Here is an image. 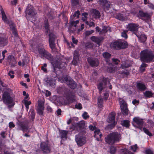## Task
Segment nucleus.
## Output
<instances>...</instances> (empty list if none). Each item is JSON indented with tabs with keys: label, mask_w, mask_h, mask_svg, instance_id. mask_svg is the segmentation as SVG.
Masks as SVG:
<instances>
[{
	"label": "nucleus",
	"mask_w": 154,
	"mask_h": 154,
	"mask_svg": "<svg viewBox=\"0 0 154 154\" xmlns=\"http://www.w3.org/2000/svg\"><path fill=\"white\" fill-rule=\"evenodd\" d=\"M103 39V38L102 37H97L95 42L97 43V44H99Z\"/></svg>",
	"instance_id": "47"
},
{
	"label": "nucleus",
	"mask_w": 154,
	"mask_h": 154,
	"mask_svg": "<svg viewBox=\"0 0 154 154\" xmlns=\"http://www.w3.org/2000/svg\"><path fill=\"white\" fill-rule=\"evenodd\" d=\"M115 116L116 114L113 112H112L109 114L108 116V122L110 123L108 126L111 129L113 128L117 123V122L115 121Z\"/></svg>",
	"instance_id": "11"
},
{
	"label": "nucleus",
	"mask_w": 154,
	"mask_h": 154,
	"mask_svg": "<svg viewBox=\"0 0 154 154\" xmlns=\"http://www.w3.org/2000/svg\"><path fill=\"white\" fill-rule=\"evenodd\" d=\"M43 28L45 29V33L47 34L49 32L50 30V25L48 19H45L43 22Z\"/></svg>",
	"instance_id": "25"
},
{
	"label": "nucleus",
	"mask_w": 154,
	"mask_h": 154,
	"mask_svg": "<svg viewBox=\"0 0 154 154\" xmlns=\"http://www.w3.org/2000/svg\"><path fill=\"white\" fill-rule=\"evenodd\" d=\"M25 12L26 14L25 17L28 21H31V18L34 21L37 20V18L36 17L37 13L32 6L29 4L27 6Z\"/></svg>",
	"instance_id": "2"
},
{
	"label": "nucleus",
	"mask_w": 154,
	"mask_h": 154,
	"mask_svg": "<svg viewBox=\"0 0 154 154\" xmlns=\"http://www.w3.org/2000/svg\"><path fill=\"white\" fill-rule=\"evenodd\" d=\"M121 124L122 126L128 128L130 126V121L127 120H123L121 121Z\"/></svg>",
	"instance_id": "31"
},
{
	"label": "nucleus",
	"mask_w": 154,
	"mask_h": 154,
	"mask_svg": "<svg viewBox=\"0 0 154 154\" xmlns=\"http://www.w3.org/2000/svg\"><path fill=\"white\" fill-rule=\"evenodd\" d=\"M80 14L79 11L78 10L74 12L73 16V17H76L77 18H78L79 17Z\"/></svg>",
	"instance_id": "60"
},
{
	"label": "nucleus",
	"mask_w": 154,
	"mask_h": 154,
	"mask_svg": "<svg viewBox=\"0 0 154 154\" xmlns=\"http://www.w3.org/2000/svg\"><path fill=\"white\" fill-rule=\"evenodd\" d=\"M75 140L77 145L79 146H82L86 143V137L80 133L75 136Z\"/></svg>",
	"instance_id": "13"
},
{
	"label": "nucleus",
	"mask_w": 154,
	"mask_h": 154,
	"mask_svg": "<svg viewBox=\"0 0 154 154\" xmlns=\"http://www.w3.org/2000/svg\"><path fill=\"white\" fill-rule=\"evenodd\" d=\"M133 122L135 123L137 126L134 125L132 123L134 127L137 128L142 131L144 123L143 119L138 117H135L133 119Z\"/></svg>",
	"instance_id": "14"
},
{
	"label": "nucleus",
	"mask_w": 154,
	"mask_h": 154,
	"mask_svg": "<svg viewBox=\"0 0 154 154\" xmlns=\"http://www.w3.org/2000/svg\"><path fill=\"white\" fill-rule=\"evenodd\" d=\"M100 132V131L99 129L95 130L94 131V137L96 138V140L97 141L100 140V138L98 137L97 136L99 135Z\"/></svg>",
	"instance_id": "39"
},
{
	"label": "nucleus",
	"mask_w": 154,
	"mask_h": 154,
	"mask_svg": "<svg viewBox=\"0 0 154 154\" xmlns=\"http://www.w3.org/2000/svg\"><path fill=\"white\" fill-rule=\"evenodd\" d=\"M121 135L117 132H112L110 133L105 137L106 143L110 145H113L119 142L121 139Z\"/></svg>",
	"instance_id": "1"
},
{
	"label": "nucleus",
	"mask_w": 154,
	"mask_h": 154,
	"mask_svg": "<svg viewBox=\"0 0 154 154\" xmlns=\"http://www.w3.org/2000/svg\"><path fill=\"white\" fill-rule=\"evenodd\" d=\"M57 91L60 94H63L66 99L69 102L72 103L74 101V94L69 89L64 87H61L59 88Z\"/></svg>",
	"instance_id": "3"
},
{
	"label": "nucleus",
	"mask_w": 154,
	"mask_h": 154,
	"mask_svg": "<svg viewBox=\"0 0 154 154\" xmlns=\"http://www.w3.org/2000/svg\"><path fill=\"white\" fill-rule=\"evenodd\" d=\"M68 131L62 130H61L59 131L60 134L61 138L63 139V138H65L66 139L67 138V136L69 132Z\"/></svg>",
	"instance_id": "29"
},
{
	"label": "nucleus",
	"mask_w": 154,
	"mask_h": 154,
	"mask_svg": "<svg viewBox=\"0 0 154 154\" xmlns=\"http://www.w3.org/2000/svg\"><path fill=\"white\" fill-rule=\"evenodd\" d=\"M147 37L145 35H142L139 39L140 41L141 42H144L146 40Z\"/></svg>",
	"instance_id": "46"
},
{
	"label": "nucleus",
	"mask_w": 154,
	"mask_h": 154,
	"mask_svg": "<svg viewBox=\"0 0 154 154\" xmlns=\"http://www.w3.org/2000/svg\"><path fill=\"white\" fill-rule=\"evenodd\" d=\"M109 78L103 77L101 80V82L97 84V86L98 89L99 90V92L100 93L106 87L107 85V83L109 81Z\"/></svg>",
	"instance_id": "12"
},
{
	"label": "nucleus",
	"mask_w": 154,
	"mask_h": 154,
	"mask_svg": "<svg viewBox=\"0 0 154 154\" xmlns=\"http://www.w3.org/2000/svg\"><path fill=\"white\" fill-rule=\"evenodd\" d=\"M75 109L79 110H81L82 108V105L80 103H79L78 104H75Z\"/></svg>",
	"instance_id": "55"
},
{
	"label": "nucleus",
	"mask_w": 154,
	"mask_h": 154,
	"mask_svg": "<svg viewBox=\"0 0 154 154\" xmlns=\"http://www.w3.org/2000/svg\"><path fill=\"white\" fill-rule=\"evenodd\" d=\"M14 71L12 70L10 71L8 73V75L10 76V77L12 79L14 77Z\"/></svg>",
	"instance_id": "62"
},
{
	"label": "nucleus",
	"mask_w": 154,
	"mask_h": 154,
	"mask_svg": "<svg viewBox=\"0 0 154 154\" xmlns=\"http://www.w3.org/2000/svg\"><path fill=\"white\" fill-rule=\"evenodd\" d=\"M116 18L122 21L124 20L125 19V17L124 15L120 13H118L116 15Z\"/></svg>",
	"instance_id": "37"
},
{
	"label": "nucleus",
	"mask_w": 154,
	"mask_h": 154,
	"mask_svg": "<svg viewBox=\"0 0 154 154\" xmlns=\"http://www.w3.org/2000/svg\"><path fill=\"white\" fill-rule=\"evenodd\" d=\"M71 3L73 7H77L80 5V0H71Z\"/></svg>",
	"instance_id": "32"
},
{
	"label": "nucleus",
	"mask_w": 154,
	"mask_h": 154,
	"mask_svg": "<svg viewBox=\"0 0 154 154\" xmlns=\"http://www.w3.org/2000/svg\"><path fill=\"white\" fill-rule=\"evenodd\" d=\"M44 109L37 108V111L38 113L40 116L42 115L43 114V110Z\"/></svg>",
	"instance_id": "59"
},
{
	"label": "nucleus",
	"mask_w": 154,
	"mask_h": 154,
	"mask_svg": "<svg viewBox=\"0 0 154 154\" xmlns=\"http://www.w3.org/2000/svg\"><path fill=\"white\" fill-rule=\"evenodd\" d=\"M103 99L102 98H99L98 99L97 104L98 106L100 107L103 106Z\"/></svg>",
	"instance_id": "43"
},
{
	"label": "nucleus",
	"mask_w": 154,
	"mask_h": 154,
	"mask_svg": "<svg viewBox=\"0 0 154 154\" xmlns=\"http://www.w3.org/2000/svg\"><path fill=\"white\" fill-rule=\"evenodd\" d=\"M8 43V38L6 37L4 33H0V47H4Z\"/></svg>",
	"instance_id": "18"
},
{
	"label": "nucleus",
	"mask_w": 154,
	"mask_h": 154,
	"mask_svg": "<svg viewBox=\"0 0 154 154\" xmlns=\"http://www.w3.org/2000/svg\"><path fill=\"white\" fill-rule=\"evenodd\" d=\"M119 73L123 76L127 77L130 74L129 71L128 70L124 69L119 71Z\"/></svg>",
	"instance_id": "33"
},
{
	"label": "nucleus",
	"mask_w": 154,
	"mask_h": 154,
	"mask_svg": "<svg viewBox=\"0 0 154 154\" xmlns=\"http://www.w3.org/2000/svg\"><path fill=\"white\" fill-rule=\"evenodd\" d=\"M93 47V45L90 42H88L85 44V48L86 49L92 48Z\"/></svg>",
	"instance_id": "45"
},
{
	"label": "nucleus",
	"mask_w": 154,
	"mask_h": 154,
	"mask_svg": "<svg viewBox=\"0 0 154 154\" xmlns=\"http://www.w3.org/2000/svg\"><path fill=\"white\" fill-rule=\"evenodd\" d=\"M111 56V55L108 52H104L103 54V56L106 59H109Z\"/></svg>",
	"instance_id": "38"
},
{
	"label": "nucleus",
	"mask_w": 154,
	"mask_h": 154,
	"mask_svg": "<svg viewBox=\"0 0 154 154\" xmlns=\"http://www.w3.org/2000/svg\"><path fill=\"white\" fill-rule=\"evenodd\" d=\"M82 116L84 119H87L89 117V115L88 114L87 112H85L82 115Z\"/></svg>",
	"instance_id": "54"
},
{
	"label": "nucleus",
	"mask_w": 154,
	"mask_h": 154,
	"mask_svg": "<svg viewBox=\"0 0 154 154\" xmlns=\"http://www.w3.org/2000/svg\"><path fill=\"white\" fill-rule=\"evenodd\" d=\"M63 82L66 83L68 86L71 89H74L77 86V84L72 79L67 76H64L62 78Z\"/></svg>",
	"instance_id": "9"
},
{
	"label": "nucleus",
	"mask_w": 154,
	"mask_h": 154,
	"mask_svg": "<svg viewBox=\"0 0 154 154\" xmlns=\"http://www.w3.org/2000/svg\"><path fill=\"white\" fill-rule=\"evenodd\" d=\"M98 3L104 10L108 11L110 7L111 4L107 0H98Z\"/></svg>",
	"instance_id": "16"
},
{
	"label": "nucleus",
	"mask_w": 154,
	"mask_h": 154,
	"mask_svg": "<svg viewBox=\"0 0 154 154\" xmlns=\"http://www.w3.org/2000/svg\"><path fill=\"white\" fill-rule=\"evenodd\" d=\"M139 25L137 24L130 23L128 24V30L136 35L138 31Z\"/></svg>",
	"instance_id": "17"
},
{
	"label": "nucleus",
	"mask_w": 154,
	"mask_h": 154,
	"mask_svg": "<svg viewBox=\"0 0 154 154\" xmlns=\"http://www.w3.org/2000/svg\"><path fill=\"white\" fill-rule=\"evenodd\" d=\"M137 148V146L136 144L133 146H131V149L134 152L136 151Z\"/></svg>",
	"instance_id": "58"
},
{
	"label": "nucleus",
	"mask_w": 154,
	"mask_h": 154,
	"mask_svg": "<svg viewBox=\"0 0 154 154\" xmlns=\"http://www.w3.org/2000/svg\"><path fill=\"white\" fill-rule=\"evenodd\" d=\"M69 129L71 130L72 131H74L75 130H77L76 125V124L74 125L72 124V125L70 127Z\"/></svg>",
	"instance_id": "64"
},
{
	"label": "nucleus",
	"mask_w": 154,
	"mask_h": 154,
	"mask_svg": "<svg viewBox=\"0 0 154 154\" xmlns=\"http://www.w3.org/2000/svg\"><path fill=\"white\" fill-rule=\"evenodd\" d=\"M38 51L41 58H45L50 61H52L54 59L53 57L51 54L44 48H38Z\"/></svg>",
	"instance_id": "7"
},
{
	"label": "nucleus",
	"mask_w": 154,
	"mask_h": 154,
	"mask_svg": "<svg viewBox=\"0 0 154 154\" xmlns=\"http://www.w3.org/2000/svg\"><path fill=\"white\" fill-rule=\"evenodd\" d=\"M107 28L106 26H103L102 29L100 32V34H102L106 33L107 31Z\"/></svg>",
	"instance_id": "50"
},
{
	"label": "nucleus",
	"mask_w": 154,
	"mask_h": 154,
	"mask_svg": "<svg viewBox=\"0 0 154 154\" xmlns=\"http://www.w3.org/2000/svg\"><path fill=\"white\" fill-rule=\"evenodd\" d=\"M1 11L2 15V19L3 20L5 23L8 24H9L10 21L8 19L3 8H2L1 9Z\"/></svg>",
	"instance_id": "27"
},
{
	"label": "nucleus",
	"mask_w": 154,
	"mask_h": 154,
	"mask_svg": "<svg viewBox=\"0 0 154 154\" xmlns=\"http://www.w3.org/2000/svg\"><path fill=\"white\" fill-rule=\"evenodd\" d=\"M47 66V64L44 63L43 65L41 67V70L45 73H47V69L46 68Z\"/></svg>",
	"instance_id": "51"
},
{
	"label": "nucleus",
	"mask_w": 154,
	"mask_h": 154,
	"mask_svg": "<svg viewBox=\"0 0 154 154\" xmlns=\"http://www.w3.org/2000/svg\"><path fill=\"white\" fill-rule=\"evenodd\" d=\"M48 42L50 48L53 50L56 47L55 41L57 37L53 32H49L48 34Z\"/></svg>",
	"instance_id": "10"
},
{
	"label": "nucleus",
	"mask_w": 154,
	"mask_h": 154,
	"mask_svg": "<svg viewBox=\"0 0 154 154\" xmlns=\"http://www.w3.org/2000/svg\"><path fill=\"white\" fill-rule=\"evenodd\" d=\"M30 111L31 112V113L30 114V116L31 117V119H32V120H33L35 119V113L34 110L33 109H30Z\"/></svg>",
	"instance_id": "48"
},
{
	"label": "nucleus",
	"mask_w": 154,
	"mask_h": 154,
	"mask_svg": "<svg viewBox=\"0 0 154 154\" xmlns=\"http://www.w3.org/2000/svg\"><path fill=\"white\" fill-rule=\"evenodd\" d=\"M9 27L12 31V33L14 37H17L18 36V34L15 24L13 23H12L10 24Z\"/></svg>",
	"instance_id": "23"
},
{
	"label": "nucleus",
	"mask_w": 154,
	"mask_h": 154,
	"mask_svg": "<svg viewBox=\"0 0 154 154\" xmlns=\"http://www.w3.org/2000/svg\"><path fill=\"white\" fill-rule=\"evenodd\" d=\"M40 149L43 154H48L50 152L51 150V145L49 143L48 140L41 143Z\"/></svg>",
	"instance_id": "8"
},
{
	"label": "nucleus",
	"mask_w": 154,
	"mask_h": 154,
	"mask_svg": "<svg viewBox=\"0 0 154 154\" xmlns=\"http://www.w3.org/2000/svg\"><path fill=\"white\" fill-rule=\"evenodd\" d=\"M56 60L51 61L53 66L59 69L66 67L67 64L63 57L62 56H57Z\"/></svg>",
	"instance_id": "6"
},
{
	"label": "nucleus",
	"mask_w": 154,
	"mask_h": 154,
	"mask_svg": "<svg viewBox=\"0 0 154 154\" xmlns=\"http://www.w3.org/2000/svg\"><path fill=\"white\" fill-rule=\"evenodd\" d=\"M88 15V14L87 12H84L82 14V20L83 21L85 22L87 20Z\"/></svg>",
	"instance_id": "42"
},
{
	"label": "nucleus",
	"mask_w": 154,
	"mask_h": 154,
	"mask_svg": "<svg viewBox=\"0 0 154 154\" xmlns=\"http://www.w3.org/2000/svg\"><path fill=\"white\" fill-rule=\"evenodd\" d=\"M74 18H70L71 21L70 22L69 26L70 27H72V26H74L76 27L77 26V25L79 23V20H77L75 21H74L73 19Z\"/></svg>",
	"instance_id": "35"
},
{
	"label": "nucleus",
	"mask_w": 154,
	"mask_h": 154,
	"mask_svg": "<svg viewBox=\"0 0 154 154\" xmlns=\"http://www.w3.org/2000/svg\"><path fill=\"white\" fill-rule=\"evenodd\" d=\"M127 31H124L121 33V36L122 37L124 38L125 39H127L128 38V35L127 34Z\"/></svg>",
	"instance_id": "57"
},
{
	"label": "nucleus",
	"mask_w": 154,
	"mask_h": 154,
	"mask_svg": "<svg viewBox=\"0 0 154 154\" xmlns=\"http://www.w3.org/2000/svg\"><path fill=\"white\" fill-rule=\"evenodd\" d=\"M120 49H124L127 48L128 46L127 42L124 40H119Z\"/></svg>",
	"instance_id": "26"
},
{
	"label": "nucleus",
	"mask_w": 154,
	"mask_h": 154,
	"mask_svg": "<svg viewBox=\"0 0 154 154\" xmlns=\"http://www.w3.org/2000/svg\"><path fill=\"white\" fill-rule=\"evenodd\" d=\"M79 52L76 50L75 51L73 54V58L79 59Z\"/></svg>",
	"instance_id": "53"
},
{
	"label": "nucleus",
	"mask_w": 154,
	"mask_h": 154,
	"mask_svg": "<svg viewBox=\"0 0 154 154\" xmlns=\"http://www.w3.org/2000/svg\"><path fill=\"white\" fill-rule=\"evenodd\" d=\"M130 66L129 64H128L126 63H123L121 64V67L123 69L127 68L130 67Z\"/></svg>",
	"instance_id": "52"
},
{
	"label": "nucleus",
	"mask_w": 154,
	"mask_h": 154,
	"mask_svg": "<svg viewBox=\"0 0 154 154\" xmlns=\"http://www.w3.org/2000/svg\"><path fill=\"white\" fill-rule=\"evenodd\" d=\"M138 14L140 17H145L148 20L150 18V16L148 13H145L142 11H140L139 12Z\"/></svg>",
	"instance_id": "28"
},
{
	"label": "nucleus",
	"mask_w": 154,
	"mask_h": 154,
	"mask_svg": "<svg viewBox=\"0 0 154 154\" xmlns=\"http://www.w3.org/2000/svg\"><path fill=\"white\" fill-rule=\"evenodd\" d=\"M116 148L114 146H111L110 148V152L111 154H115L116 151Z\"/></svg>",
	"instance_id": "41"
},
{
	"label": "nucleus",
	"mask_w": 154,
	"mask_h": 154,
	"mask_svg": "<svg viewBox=\"0 0 154 154\" xmlns=\"http://www.w3.org/2000/svg\"><path fill=\"white\" fill-rule=\"evenodd\" d=\"M2 101L3 103L8 105V107L11 108L15 105L14 98L11 95L10 93L7 91H4L2 95Z\"/></svg>",
	"instance_id": "5"
},
{
	"label": "nucleus",
	"mask_w": 154,
	"mask_h": 154,
	"mask_svg": "<svg viewBox=\"0 0 154 154\" xmlns=\"http://www.w3.org/2000/svg\"><path fill=\"white\" fill-rule=\"evenodd\" d=\"M143 130L144 133L150 137L152 136V134L149 130L146 128H142Z\"/></svg>",
	"instance_id": "44"
},
{
	"label": "nucleus",
	"mask_w": 154,
	"mask_h": 154,
	"mask_svg": "<svg viewBox=\"0 0 154 154\" xmlns=\"http://www.w3.org/2000/svg\"><path fill=\"white\" fill-rule=\"evenodd\" d=\"M123 152V154H134L133 152L126 149H124Z\"/></svg>",
	"instance_id": "63"
},
{
	"label": "nucleus",
	"mask_w": 154,
	"mask_h": 154,
	"mask_svg": "<svg viewBox=\"0 0 154 154\" xmlns=\"http://www.w3.org/2000/svg\"><path fill=\"white\" fill-rule=\"evenodd\" d=\"M144 96L146 98H149L153 97V93L149 91H146L144 93Z\"/></svg>",
	"instance_id": "34"
},
{
	"label": "nucleus",
	"mask_w": 154,
	"mask_h": 154,
	"mask_svg": "<svg viewBox=\"0 0 154 154\" xmlns=\"http://www.w3.org/2000/svg\"><path fill=\"white\" fill-rule=\"evenodd\" d=\"M24 101L26 108V110L27 112L29 108V105L31 104V102L30 101H28L26 100H24Z\"/></svg>",
	"instance_id": "40"
},
{
	"label": "nucleus",
	"mask_w": 154,
	"mask_h": 154,
	"mask_svg": "<svg viewBox=\"0 0 154 154\" xmlns=\"http://www.w3.org/2000/svg\"><path fill=\"white\" fill-rule=\"evenodd\" d=\"M136 87L138 90L141 91H145L146 88L145 84L141 82H137Z\"/></svg>",
	"instance_id": "22"
},
{
	"label": "nucleus",
	"mask_w": 154,
	"mask_h": 154,
	"mask_svg": "<svg viewBox=\"0 0 154 154\" xmlns=\"http://www.w3.org/2000/svg\"><path fill=\"white\" fill-rule=\"evenodd\" d=\"M92 13L94 14L96 18H100V12L97 10L93 9L91 11Z\"/></svg>",
	"instance_id": "36"
},
{
	"label": "nucleus",
	"mask_w": 154,
	"mask_h": 154,
	"mask_svg": "<svg viewBox=\"0 0 154 154\" xmlns=\"http://www.w3.org/2000/svg\"><path fill=\"white\" fill-rule=\"evenodd\" d=\"M120 104L122 113L125 116L128 115L129 110L125 102L123 100L120 101Z\"/></svg>",
	"instance_id": "15"
},
{
	"label": "nucleus",
	"mask_w": 154,
	"mask_h": 154,
	"mask_svg": "<svg viewBox=\"0 0 154 154\" xmlns=\"http://www.w3.org/2000/svg\"><path fill=\"white\" fill-rule=\"evenodd\" d=\"M29 128L28 125H26L23 123L21 122L18 125L17 129L22 131L23 133L27 131Z\"/></svg>",
	"instance_id": "20"
},
{
	"label": "nucleus",
	"mask_w": 154,
	"mask_h": 154,
	"mask_svg": "<svg viewBox=\"0 0 154 154\" xmlns=\"http://www.w3.org/2000/svg\"><path fill=\"white\" fill-rule=\"evenodd\" d=\"M110 46L113 49L120 50L119 40L112 42L110 43Z\"/></svg>",
	"instance_id": "21"
},
{
	"label": "nucleus",
	"mask_w": 154,
	"mask_h": 154,
	"mask_svg": "<svg viewBox=\"0 0 154 154\" xmlns=\"http://www.w3.org/2000/svg\"><path fill=\"white\" fill-rule=\"evenodd\" d=\"M38 107L37 108L44 109V103L41 101H38Z\"/></svg>",
	"instance_id": "56"
},
{
	"label": "nucleus",
	"mask_w": 154,
	"mask_h": 154,
	"mask_svg": "<svg viewBox=\"0 0 154 154\" xmlns=\"http://www.w3.org/2000/svg\"><path fill=\"white\" fill-rule=\"evenodd\" d=\"M79 60V59H76L73 57V59L71 63L72 64L75 66H77L78 65V61Z\"/></svg>",
	"instance_id": "49"
},
{
	"label": "nucleus",
	"mask_w": 154,
	"mask_h": 154,
	"mask_svg": "<svg viewBox=\"0 0 154 154\" xmlns=\"http://www.w3.org/2000/svg\"><path fill=\"white\" fill-rule=\"evenodd\" d=\"M87 61L90 66L92 67H97L99 64V62L98 60L94 59L91 57L88 58Z\"/></svg>",
	"instance_id": "19"
},
{
	"label": "nucleus",
	"mask_w": 154,
	"mask_h": 154,
	"mask_svg": "<svg viewBox=\"0 0 154 154\" xmlns=\"http://www.w3.org/2000/svg\"><path fill=\"white\" fill-rule=\"evenodd\" d=\"M46 82L48 85H49L50 86H54L55 85L54 80V79L52 78H48Z\"/></svg>",
	"instance_id": "30"
},
{
	"label": "nucleus",
	"mask_w": 154,
	"mask_h": 154,
	"mask_svg": "<svg viewBox=\"0 0 154 154\" xmlns=\"http://www.w3.org/2000/svg\"><path fill=\"white\" fill-rule=\"evenodd\" d=\"M94 31L93 30H91L90 31H86L85 32V35L86 36H88L89 35H91L93 32H94Z\"/></svg>",
	"instance_id": "61"
},
{
	"label": "nucleus",
	"mask_w": 154,
	"mask_h": 154,
	"mask_svg": "<svg viewBox=\"0 0 154 154\" xmlns=\"http://www.w3.org/2000/svg\"><path fill=\"white\" fill-rule=\"evenodd\" d=\"M154 58V55L150 51L144 50L141 51L140 59L142 61L147 63L152 62Z\"/></svg>",
	"instance_id": "4"
},
{
	"label": "nucleus",
	"mask_w": 154,
	"mask_h": 154,
	"mask_svg": "<svg viewBox=\"0 0 154 154\" xmlns=\"http://www.w3.org/2000/svg\"><path fill=\"white\" fill-rule=\"evenodd\" d=\"M77 130L78 129L79 130H83V133H85V123L83 122H81L76 123Z\"/></svg>",
	"instance_id": "24"
}]
</instances>
